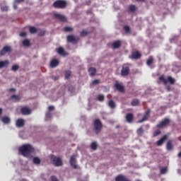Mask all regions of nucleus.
I'll list each match as a JSON object with an SVG mask.
<instances>
[{"label":"nucleus","mask_w":181,"mask_h":181,"mask_svg":"<svg viewBox=\"0 0 181 181\" xmlns=\"http://www.w3.org/2000/svg\"><path fill=\"white\" fill-rule=\"evenodd\" d=\"M30 109H29V107H24L23 108H21V113L23 115H29L30 114Z\"/></svg>","instance_id":"nucleus-21"},{"label":"nucleus","mask_w":181,"mask_h":181,"mask_svg":"<svg viewBox=\"0 0 181 181\" xmlns=\"http://www.w3.org/2000/svg\"><path fill=\"white\" fill-rule=\"evenodd\" d=\"M8 91H10V93L15 92V91H16V89L13 88H10V89L8 90Z\"/></svg>","instance_id":"nucleus-53"},{"label":"nucleus","mask_w":181,"mask_h":181,"mask_svg":"<svg viewBox=\"0 0 181 181\" xmlns=\"http://www.w3.org/2000/svg\"><path fill=\"white\" fill-rule=\"evenodd\" d=\"M137 181H141V180H137Z\"/></svg>","instance_id":"nucleus-57"},{"label":"nucleus","mask_w":181,"mask_h":181,"mask_svg":"<svg viewBox=\"0 0 181 181\" xmlns=\"http://www.w3.org/2000/svg\"><path fill=\"white\" fill-rule=\"evenodd\" d=\"M9 7L8 6H4L1 8V12H8Z\"/></svg>","instance_id":"nucleus-41"},{"label":"nucleus","mask_w":181,"mask_h":181,"mask_svg":"<svg viewBox=\"0 0 181 181\" xmlns=\"http://www.w3.org/2000/svg\"><path fill=\"white\" fill-rule=\"evenodd\" d=\"M25 0H15L16 4H21V2H23Z\"/></svg>","instance_id":"nucleus-52"},{"label":"nucleus","mask_w":181,"mask_h":181,"mask_svg":"<svg viewBox=\"0 0 181 181\" xmlns=\"http://www.w3.org/2000/svg\"><path fill=\"white\" fill-rule=\"evenodd\" d=\"M137 135H139L140 136H142V135L144 134V129L141 127H140L138 130H137Z\"/></svg>","instance_id":"nucleus-36"},{"label":"nucleus","mask_w":181,"mask_h":181,"mask_svg":"<svg viewBox=\"0 0 181 181\" xmlns=\"http://www.w3.org/2000/svg\"><path fill=\"white\" fill-rule=\"evenodd\" d=\"M160 134H162V132H160V130L157 129L155 132H153V137L155 138L156 136H158V135H160Z\"/></svg>","instance_id":"nucleus-34"},{"label":"nucleus","mask_w":181,"mask_h":181,"mask_svg":"<svg viewBox=\"0 0 181 181\" xmlns=\"http://www.w3.org/2000/svg\"><path fill=\"white\" fill-rule=\"evenodd\" d=\"M39 36H45V35H46V31L42 30L41 32L39 33Z\"/></svg>","instance_id":"nucleus-46"},{"label":"nucleus","mask_w":181,"mask_h":181,"mask_svg":"<svg viewBox=\"0 0 181 181\" xmlns=\"http://www.w3.org/2000/svg\"><path fill=\"white\" fill-rule=\"evenodd\" d=\"M137 1H139V2H144V1L145 0H137Z\"/></svg>","instance_id":"nucleus-56"},{"label":"nucleus","mask_w":181,"mask_h":181,"mask_svg":"<svg viewBox=\"0 0 181 181\" xmlns=\"http://www.w3.org/2000/svg\"><path fill=\"white\" fill-rule=\"evenodd\" d=\"M46 118H52V114L50 112H47L45 115Z\"/></svg>","instance_id":"nucleus-48"},{"label":"nucleus","mask_w":181,"mask_h":181,"mask_svg":"<svg viewBox=\"0 0 181 181\" xmlns=\"http://www.w3.org/2000/svg\"><path fill=\"white\" fill-rule=\"evenodd\" d=\"M23 45L26 47H29V46H30V41H29V40H24L23 41Z\"/></svg>","instance_id":"nucleus-33"},{"label":"nucleus","mask_w":181,"mask_h":181,"mask_svg":"<svg viewBox=\"0 0 181 181\" xmlns=\"http://www.w3.org/2000/svg\"><path fill=\"white\" fill-rule=\"evenodd\" d=\"M92 84H93V86H95V85H97V84H100V81H99V79H95V80H94V81L92 82Z\"/></svg>","instance_id":"nucleus-45"},{"label":"nucleus","mask_w":181,"mask_h":181,"mask_svg":"<svg viewBox=\"0 0 181 181\" xmlns=\"http://www.w3.org/2000/svg\"><path fill=\"white\" fill-rule=\"evenodd\" d=\"M168 173V168H161L160 170V173L161 175H165V173Z\"/></svg>","instance_id":"nucleus-42"},{"label":"nucleus","mask_w":181,"mask_h":181,"mask_svg":"<svg viewBox=\"0 0 181 181\" xmlns=\"http://www.w3.org/2000/svg\"><path fill=\"white\" fill-rule=\"evenodd\" d=\"M166 90H167L168 91H172V88L170 87V86H166Z\"/></svg>","instance_id":"nucleus-51"},{"label":"nucleus","mask_w":181,"mask_h":181,"mask_svg":"<svg viewBox=\"0 0 181 181\" xmlns=\"http://www.w3.org/2000/svg\"><path fill=\"white\" fill-rule=\"evenodd\" d=\"M173 148H175V146L173 145V140H168L167 144H166L167 151H173Z\"/></svg>","instance_id":"nucleus-16"},{"label":"nucleus","mask_w":181,"mask_h":181,"mask_svg":"<svg viewBox=\"0 0 181 181\" xmlns=\"http://www.w3.org/2000/svg\"><path fill=\"white\" fill-rule=\"evenodd\" d=\"M33 162L35 165H40V162H42V160L38 157H34Z\"/></svg>","instance_id":"nucleus-26"},{"label":"nucleus","mask_w":181,"mask_h":181,"mask_svg":"<svg viewBox=\"0 0 181 181\" xmlns=\"http://www.w3.org/2000/svg\"><path fill=\"white\" fill-rule=\"evenodd\" d=\"M51 180L52 181H59V180L57 179V177H56V176H52Z\"/></svg>","instance_id":"nucleus-47"},{"label":"nucleus","mask_w":181,"mask_h":181,"mask_svg":"<svg viewBox=\"0 0 181 181\" xmlns=\"http://www.w3.org/2000/svg\"><path fill=\"white\" fill-rule=\"evenodd\" d=\"M52 6L56 9H64L67 6V1L64 0H57L53 3Z\"/></svg>","instance_id":"nucleus-3"},{"label":"nucleus","mask_w":181,"mask_h":181,"mask_svg":"<svg viewBox=\"0 0 181 181\" xmlns=\"http://www.w3.org/2000/svg\"><path fill=\"white\" fill-rule=\"evenodd\" d=\"M51 160L54 166H62L63 161L60 157H56L54 155L51 156Z\"/></svg>","instance_id":"nucleus-7"},{"label":"nucleus","mask_w":181,"mask_h":181,"mask_svg":"<svg viewBox=\"0 0 181 181\" xmlns=\"http://www.w3.org/2000/svg\"><path fill=\"white\" fill-rule=\"evenodd\" d=\"M64 32H73L74 29L71 27L66 26L64 28Z\"/></svg>","instance_id":"nucleus-39"},{"label":"nucleus","mask_w":181,"mask_h":181,"mask_svg":"<svg viewBox=\"0 0 181 181\" xmlns=\"http://www.w3.org/2000/svg\"><path fill=\"white\" fill-rule=\"evenodd\" d=\"M13 8L14 9H18V6H16V4H14Z\"/></svg>","instance_id":"nucleus-54"},{"label":"nucleus","mask_w":181,"mask_h":181,"mask_svg":"<svg viewBox=\"0 0 181 181\" xmlns=\"http://www.w3.org/2000/svg\"><path fill=\"white\" fill-rule=\"evenodd\" d=\"M103 129V123L100 119H96L93 122V131L96 135H98L101 130Z\"/></svg>","instance_id":"nucleus-2"},{"label":"nucleus","mask_w":181,"mask_h":181,"mask_svg":"<svg viewBox=\"0 0 181 181\" xmlns=\"http://www.w3.org/2000/svg\"><path fill=\"white\" fill-rule=\"evenodd\" d=\"M17 128H22L25 127V120L22 118L18 119L16 122Z\"/></svg>","instance_id":"nucleus-14"},{"label":"nucleus","mask_w":181,"mask_h":181,"mask_svg":"<svg viewBox=\"0 0 181 181\" xmlns=\"http://www.w3.org/2000/svg\"><path fill=\"white\" fill-rule=\"evenodd\" d=\"M141 57H142V54H141L139 52L136 51L132 53L130 59L132 60H138V59H141Z\"/></svg>","instance_id":"nucleus-11"},{"label":"nucleus","mask_w":181,"mask_h":181,"mask_svg":"<svg viewBox=\"0 0 181 181\" xmlns=\"http://www.w3.org/2000/svg\"><path fill=\"white\" fill-rule=\"evenodd\" d=\"M20 36H21V37H25V36H26V33H25V32L21 33H20Z\"/></svg>","instance_id":"nucleus-49"},{"label":"nucleus","mask_w":181,"mask_h":181,"mask_svg":"<svg viewBox=\"0 0 181 181\" xmlns=\"http://www.w3.org/2000/svg\"><path fill=\"white\" fill-rule=\"evenodd\" d=\"M11 98V100H14V101H20L21 98L19 95H13Z\"/></svg>","instance_id":"nucleus-31"},{"label":"nucleus","mask_w":181,"mask_h":181,"mask_svg":"<svg viewBox=\"0 0 181 181\" xmlns=\"http://www.w3.org/2000/svg\"><path fill=\"white\" fill-rule=\"evenodd\" d=\"M126 121L127 122H129L131 124L134 121V114L132 113H128L126 115Z\"/></svg>","instance_id":"nucleus-19"},{"label":"nucleus","mask_w":181,"mask_h":181,"mask_svg":"<svg viewBox=\"0 0 181 181\" xmlns=\"http://www.w3.org/2000/svg\"><path fill=\"white\" fill-rule=\"evenodd\" d=\"M12 52V47L9 45H6L0 51V56H5L6 53H11Z\"/></svg>","instance_id":"nucleus-8"},{"label":"nucleus","mask_w":181,"mask_h":181,"mask_svg":"<svg viewBox=\"0 0 181 181\" xmlns=\"http://www.w3.org/2000/svg\"><path fill=\"white\" fill-rule=\"evenodd\" d=\"M0 35H1V32H0Z\"/></svg>","instance_id":"nucleus-58"},{"label":"nucleus","mask_w":181,"mask_h":181,"mask_svg":"<svg viewBox=\"0 0 181 181\" xmlns=\"http://www.w3.org/2000/svg\"><path fill=\"white\" fill-rule=\"evenodd\" d=\"M67 42L69 43H77V39H76V37L74 35H68L66 37Z\"/></svg>","instance_id":"nucleus-18"},{"label":"nucleus","mask_w":181,"mask_h":181,"mask_svg":"<svg viewBox=\"0 0 181 181\" xmlns=\"http://www.w3.org/2000/svg\"><path fill=\"white\" fill-rule=\"evenodd\" d=\"M9 66V61L5 60V61H1L0 62V69H3V67H8Z\"/></svg>","instance_id":"nucleus-23"},{"label":"nucleus","mask_w":181,"mask_h":181,"mask_svg":"<svg viewBox=\"0 0 181 181\" xmlns=\"http://www.w3.org/2000/svg\"><path fill=\"white\" fill-rule=\"evenodd\" d=\"M115 90H117L119 93H125V87L122 85V83H119L116 82L114 85Z\"/></svg>","instance_id":"nucleus-10"},{"label":"nucleus","mask_w":181,"mask_h":181,"mask_svg":"<svg viewBox=\"0 0 181 181\" xmlns=\"http://www.w3.org/2000/svg\"><path fill=\"white\" fill-rule=\"evenodd\" d=\"M1 121L4 124H9L11 122V119L8 117L4 116L1 118Z\"/></svg>","instance_id":"nucleus-25"},{"label":"nucleus","mask_w":181,"mask_h":181,"mask_svg":"<svg viewBox=\"0 0 181 181\" xmlns=\"http://www.w3.org/2000/svg\"><path fill=\"white\" fill-rule=\"evenodd\" d=\"M123 29L126 32V33H131V28H129V26L124 25Z\"/></svg>","instance_id":"nucleus-37"},{"label":"nucleus","mask_w":181,"mask_h":181,"mask_svg":"<svg viewBox=\"0 0 181 181\" xmlns=\"http://www.w3.org/2000/svg\"><path fill=\"white\" fill-rule=\"evenodd\" d=\"M98 101H104V95H98L97 96Z\"/></svg>","instance_id":"nucleus-44"},{"label":"nucleus","mask_w":181,"mask_h":181,"mask_svg":"<svg viewBox=\"0 0 181 181\" xmlns=\"http://www.w3.org/2000/svg\"><path fill=\"white\" fill-rule=\"evenodd\" d=\"M71 76V71L68 70L65 71V78L66 80H69V78H70V77Z\"/></svg>","instance_id":"nucleus-30"},{"label":"nucleus","mask_w":181,"mask_h":181,"mask_svg":"<svg viewBox=\"0 0 181 181\" xmlns=\"http://www.w3.org/2000/svg\"><path fill=\"white\" fill-rule=\"evenodd\" d=\"M57 53L58 54H60V56H64V57L67 56V52L64 51V48H63L62 47H59L57 49Z\"/></svg>","instance_id":"nucleus-20"},{"label":"nucleus","mask_w":181,"mask_h":181,"mask_svg":"<svg viewBox=\"0 0 181 181\" xmlns=\"http://www.w3.org/2000/svg\"><path fill=\"white\" fill-rule=\"evenodd\" d=\"M153 63V57H149L148 59L146 62L147 66H151Z\"/></svg>","instance_id":"nucleus-32"},{"label":"nucleus","mask_w":181,"mask_h":181,"mask_svg":"<svg viewBox=\"0 0 181 181\" xmlns=\"http://www.w3.org/2000/svg\"><path fill=\"white\" fill-rule=\"evenodd\" d=\"M54 17L55 18V19L59 21V22H67V18L63 14L55 13H54Z\"/></svg>","instance_id":"nucleus-9"},{"label":"nucleus","mask_w":181,"mask_h":181,"mask_svg":"<svg viewBox=\"0 0 181 181\" xmlns=\"http://www.w3.org/2000/svg\"><path fill=\"white\" fill-rule=\"evenodd\" d=\"M170 124V119L165 117L161 122H159L156 125V128H159L160 129H163V128H166L167 125Z\"/></svg>","instance_id":"nucleus-5"},{"label":"nucleus","mask_w":181,"mask_h":181,"mask_svg":"<svg viewBox=\"0 0 181 181\" xmlns=\"http://www.w3.org/2000/svg\"><path fill=\"white\" fill-rule=\"evenodd\" d=\"M89 33H90L88 31L83 30L81 32V36L84 37V36H87V35H88Z\"/></svg>","instance_id":"nucleus-40"},{"label":"nucleus","mask_w":181,"mask_h":181,"mask_svg":"<svg viewBox=\"0 0 181 181\" xmlns=\"http://www.w3.org/2000/svg\"><path fill=\"white\" fill-rule=\"evenodd\" d=\"M59 66V60L57 59H52L50 62V66L53 68L57 67Z\"/></svg>","instance_id":"nucleus-24"},{"label":"nucleus","mask_w":181,"mask_h":181,"mask_svg":"<svg viewBox=\"0 0 181 181\" xmlns=\"http://www.w3.org/2000/svg\"><path fill=\"white\" fill-rule=\"evenodd\" d=\"M70 165L74 169H78V166L76 164V156H71L70 158Z\"/></svg>","instance_id":"nucleus-13"},{"label":"nucleus","mask_w":181,"mask_h":181,"mask_svg":"<svg viewBox=\"0 0 181 181\" xmlns=\"http://www.w3.org/2000/svg\"><path fill=\"white\" fill-rule=\"evenodd\" d=\"M0 115H2V108H0Z\"/></svg>","instance_id":"nucleus-55"},{"label":"nucleus","mask_w":181,"mask_h":181,"mask_svg":"<svg viewBox=\"0 0 181 181\" xmlns=\"http://www.w3.org/2000/svg\"><path fill=\"white\" fill-rule=\"evenodd\" d=\"M18 151L23 156L29 158L32 152H33L34 148L30 144H24L18 148Z\"/></svg>","instance_id":"nucleus-1"},{"label":"nucleus","mask_w":181,"mask_h":181,"mask_svg":"<svg viewBox=\"0 0 181 181\" xmlns=\"http://www.w3.org/2000/svg\"><path fill=\"white\" fill-rule=\"evenodd\" d=\"M12 71H18L19 70V66L18 65H13L11 67Z\"/></svg>","instance_id":"nucleus-43"},{"label":"nucleus","mask_w":181,"mask_h":181,"mask_svg":"<svg viewBox=\"0 0 181 181\" xmlns=\"http://www.w3.org/2000/svg\"><path fill=\"white\" fill-rule=\"evenodd\" d=\"M129 9L130 12H135V11H136V6H135L134 5H130L129 7Z\"/></svg>","instance_id":"nucleus-38"},{"label":"nucleus","mask_w":181,"mask_h":181,"mask_svg":"<svg viewBox=\"0 0 181 181\" xmlns=\"http://www.w3.org/2000/svg\"><path fill=\"white\" fill-rule=\"evenodd\" d=\"M166 139H168V135H163L158 141H157V146H162Z\"/></svg>","instance_id":"nucleus-15"},{"label":"nucleus","mask_w":181,"mask_h":181,"mask_svg":"<svg viewBox=\"0 0 181 181\" xmlns=\"http://www.w3.org/2000/svg\"><path fill=\"white\" fill-rule=\"evenodd\" d=\"M132 107H136V105H139V100L133 99L131 103Z\"/></svg>","instance_id":"nucleus-28"},{"label":"nucleus","mask_w":181,"mask_h":181,"mask_svg":"<svg viewBox=\"0 0 181 181\" xmlns=\"http://www.w3.org/2000/svg\"><path fill=\"white\" fill-rule=\"evenodd\" d=\"M48 110H49V111H54V106H49Z\"/></svg>","instance_id":"nucleus-50"},{"label":"nucleus","mask_w":181,"mask_h":181,"mask_svg":"<svg viewBox=\"0 0 181 181\" xmlns=\"http://www.w3.org/2000/svg\"><path fill=\"white\" fill-rule=\"evenodd\" d=\"M122 45V42H121V40H116L115 42H113L112 45V49H119V47H121Z\"/></svg>","instance_id":"nucleus-17"},{"label":"nucleus","mask_w":181,"mask_h":181,"mask_svg":"<svg viewBox=\"0 0 181 181\" xmlns=\"http://www.w3.org/2000/svg\"><path fill=\"white\" fill-rule=\"evenodd\" d=\"M29 32L30 33L35 35V33H37V29L33 26H31L29 28Z\"/></svg>","instance_id":"nucleus-27"},{"label":"nucleus","mask_w":181,"mask_h":181,"mask_svg":"<svg viewBox=\"0 0 181 181\" xmlns=\"http://www.w3.org/2000/svg\"><path fill=\"white\" fill-rule=\"evenodd\" d=\"M88 73H89V75L90 76V77H94V76H95V74L97 73V69L94 67H90L88 69Z\"/></svg>","instance_id":"nucleus-22"},{"label":"nucleus","mask_w":181,"mask_h":181,"mask_svg":"<svg viewBox=\"0 0 181 181\" xmlns=\"http://www.w3.org/2000/svg\"><path fill=\"white\" fill-rule=\"evenodd\" d=\"M97 147H98L97 142L95 141L92 142L90 146L91 149H93V151H95L97 150Z\"/></svg>","instance_id":"nucleus-35"},{"label":"nucleus","mask_w":181,"mask_h":181,"mask_svg":"<svg viewBox=\"0 0 181 181\" xmlns=\"http://www.w3.org/2000/svg\"><path fill=\"white\" fill-rule=\"evenodd\" d=\"M160 81H162L163 84L166 86L168 83H170V84H172L173 86L176 83V79L175 78H173L172 76H168L167 79L165 78V76L162 75L159 77Z\"/></svg>","instance_id":"nucleus-4"},{"label":"nucleus","mask_w":181,"mask_h":181,"mask_svg":"<svg viewBox=\"0 0 181 181\" xmlns=\"http://www.w3.org/2000/svg\"><path fill=\"white\" fill-rule=\"evenodd\" d=\"M130 71L131 69L129 68V64H125L122 66L121 76L126 77V76L129 74Z\"/></svg>","instance_id":"nucleus-6"},{"label":"nucleus","mask_w":181,"mask_h":181,"mask_svg":"<svg viewBox=\"0 0 181 181\" xmlns=\"http://www.w3.org/2000/svg\"><path fill=\"white\" fill-rule=\"evenodd\" d=\"M108 106L112 109H114L115 108V107H117V105H115V102H114V100H112L108 102Z\"/></svg>","instance_id":"nucleus-29"},{"label":"nucleus","mask_w":181,"mask_h":181,"mask_svg":"<svg viewBox=\"0 0 181 181\" xmlns=\"http://www.w3.org/2000/svg\"><path fill=\"white\" fill-rule=\"evenodd\" d=\"M151 114V110L148 109L146 112L145 115L143 116L142 119L139 120L137 122L139 124H141L142 122H144V121H146V119H148V118H149V115Z\"/></svg>","instance_id":"nucleus-12"}]
</instances>
